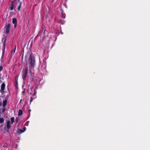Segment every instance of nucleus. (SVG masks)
<instances>
[{"instance_id": "f257e3e1", "label": "nucleus", "mask_w": 150, "mask_h": 150, "mask_svg": "<svg viewBox=\"0 0 150 150\" xmlns=\"http://www.w3.org/2000/svg\"><path fill=\"white\" fill-rule=\"evenodd\" d=\"M29 64L31 68L34 67L35 66V60L34 56L30 55L29 58Z\"/></svg>"}, {"instance_id": "f03ea898", "label": "nucleus", "mask_w": 150, "mask_h": 150, "mask_svg": "<svg viewBox=\"0 0 150 150\" xmlns=\"http://www.w3.org/2000/svg\"><path fill=\"white\" fill-rule=\"evenodd\" d=\"M11 125L10 124V120H8L6 122V127H5L4 129L8 132V129L11 128Z\"/></svg>"}, {"instance_id": "7ed1b4c3", "label": "nucleus", "mask_w": 150, "mask_h": 150, "mask_svg": "<svg viewBox=\"0 0 150 150\" xmlns=\"http://www.w3.org/2000/svg\"><path fill=\"white\" fill-rule=\"evenodd\" d=\"M6 38L4 39V43L3 44V50L2 52V56L1 57V59H2L3 57L4 54L5 52V44L6 43Z\"/></svg>"}, {"instance_id": "20e7f679", "label": "nucleus", "mask_w": 150, "mask_h": 150, "mask_svg": "<svg viewBox=\"0 0 150 150\" xmlns=\"http://www.w3.org/2000/svg\"><path fill=\"white\" fill-rule=\"evenodd\" d=\"M5 86V84L4 83H3L1 85V88L0 90V92L1 93H4V90Z\"/></svg>"}, {"instance_id": "39448f33", "label": "nucleus", "mask_w": 150, "mask_h": 150, "mask_svg": "<svg viewBox=\"0 0 150 150\" xmlns=\"http://www.w3.org/2000/svg\"><path fill=\"white\" fill-rule=\"evenodd\" d=\"M10 24L9 23L6 26V30L5 31V33L6 34L8 33L9 32V30L10 29Z\"/></svg>"}, {"instance_id": "423d86ee", "label": "nucleus", "mask_w": 150, "mask_h": 150, "mask_svg": "<svg viewBox=\"0 0 150 150\" xmlns=\"http://www.w3.org/2000/svg\"><path fill=\"white\" fill-rule=\"evenodd\" d=\"M28 73V69L26 68L25 69V71L24 72V74L23 77V80L25 79Z\"/></svg>"}, {"instance_id": "0eeeda50", "label": "nucleus", "mask_w": 150, "mask_h": 150, "mask_svg": "<svg viewBox=\"0 0 150 150\" xmlns=\"http://www.w3.org/2000/svg\"><path fill=\"white\" fill-rule=\"evenodd\" d=\"M12 23L14 24V26L15 28H16L17 25V21L16 18H12Z\"/></svg>"}, {"instance_id": "6e6552de", "label": "nucleus", "mask_w": 150, "mask_h": 150, "mask_svg": "<svg viewBox=\"0 0 150 150\" xmlns=\"http://www.w3.org/2000/svg\"><path fill=\"white\" fill-rule=\"evenodd\" d=\"M14 1H12L11 2V6L10 7V9L11 11H12L13 9V7L14 6Z\"/></svg>"}, {"instance_id": "1a4fd4ad", "label": "nucleus", "mask_w": 150, "mask_h": 150, "mask_svg": "<svg viewBox=\"0 0 150 150\" xmlns=\"http://www.w3.org/2000/svg\"><path fill=\"white\" fill-rule=\"evenodd\" d=\"M7 100H4L3 102V107H5L7 105Z\"/></svg>"}, {"instance_id": "9d476101", "label": "nucleus", "mask_w": 150, "mask_h": 150, "mask_svg": "<svg viewBox=\"0 0 150 150\" xmlns=\"http://www.w3.org/2000/svg\"><path fill=\"white\" fill-rule=\"evenodd\" d=\"M25 131V130H22L20 129H18V133L19 134H21Z\"/></svg>"}, {"instance_id": "9b49d317", "label": "nucleus", "mask_w": 150, "mask_h": 150, "mask_svg": "<svg viewBox=\"0 0 150 150\" xmlns=\"http://www.w3.org/2000/svg\"><path fill=\"white\" fill-rule=\"evenodd\" d=\"M22 114H23L22 110H21L19 109L18 112V115L19 116H20V115H21Z\"/></svg>"}, {"instance_id": "f8f14e48", "label": "nucleus", "mask_w": 150, "mask_h": 150, "mask_svg": "<svg viewBox=\"0 0 150 150\" xmlns=\"http://www.w3.org/2000/svg\"><path fill=\"white\" fill-rule=\"evenodd\" d=\"M11 122V123L12 124H13L14 122V117H11L10 119Z\"/></svg>"}, {"instance_id": "ddd939ff", "label": "nucleus", "mask_w": 150, "mask_h": 150, "mask_svg": "<svg viewBox=\"0 0 150 150\" xmlns=\"http://www.w3.org/2000/svg\"><path fill=\"white\" fill-rule=\"evenodd\" d=\"M22 2H20V3L19 4L17 8V10L18 11H19L21 8V5Z\"/></svg>"}, {"instance_id": "4468645a", "label": "nucleus", "mask_w": 150, "mask_h": 150, "mask_svg": "<svg viewBox=\"0 0 150 150\" xmlns=\"http://www.w3.org/2000/svg\"><path fill=\"white\" fill-rule=\"evenodd\" d=\"M4 122V119L3 118H0V123H2Z\"/></svg>"}, {"instance_id": "2eb2a0df", "label": "nucleus", "mask_w": 150, "mask_h": 150, "mask_svg": "<svg viewBox=\"0 0 150 150\" xmlns=\"http://www.w3.org/2000/svg\"><path fill=\"white\" fill-rule=\"evenodd\" d=\"M16 46H15V48H14V50L13 51H12L11 52V56H13L14 53H15V50H16Z\"/></svg>"}, {"instance_id": "dca6fc26", "label": "nucleus", "mask_w": 150, "mask_h": 150, "mask_svg": "<svg viewBox=\"0 0 150 150\" xmlns=\"http://www.w3.org/2000/svg\"><path fill=\"white\" fill-rule=\"evenodd\" d=\"M57 22L58 23H59L62 24H63V23H62V20H59L57 21Z\"/></svg>"}, {"instance_id": "f3484780", "label": "nucleus", "mask_w": 150, "mask_h": 150, "mask_svg": "<svg viewBox=\"0 0 150 150\" xmlns=\"http://www.w3.org/2000/svg\"><path fill=\"white\" fill-rule=\"evenodd\" d=\"M36 91L35 90V89L34 90V93L33 94V96H35L36 94Z\"/></svg>"}, {"instance_id": "a211bd4d", "label": "nucleus", "mask_w": 150, "mask_h": 150, "mask_svg": "<svg viewBox=\"0 0 150 150\" xmlns=\"http://www.w3.org/2000/svg\"><path fill=\"white\" fill-rule=\"evenodd\" d=\"M33 100V98L32 97H31L30 100V105L31 103V102Z\"/></svg>"}, {"instance_id": "6ab92c4d", "label": "nucleus", "mask_w": 150, "mask_h": 150, "mask_svg": "<svg viewBox=\"0 0 150 150\" xmlns=\"http://www.w3.org/2000/svg\"><path fill=\"white\" fill-rule=\"evenodd\" d=\"M25 93V90H24L22 92V94L23 96H24Z\"/></svg>"}, {"instance_id": "aec40b11", "label": "nucleus", "mask_w": 150, "mask_h": 150, "mask_svg": "<svg viewBox=\"0 0 150 150\" xmlns=\"http://www.w3.org/2000/svg\"><path fill=\"white\" fill-rule=\"evenodd\" d=\"M19 120V118L18 117H16V123H17Z\"/></svg>"}, {"instance_id": "412c9836", "label": "nucleus", "mask_w": 150, "mask_h": 150, "mask_svg": "<svg viewBox=\"0 0 150 150\" xmlns=\"http://www.w3.org/2000/svg\"><path fill=\"white\" fill-rule=\"evenodd\" d=\"M6 110V109L5 108H3L2 110V112L3 113Z\"/></svg>"}, {"instance_id": "4be33fe9", "label": "nucleus", "mask_w": 150, "mask_h": 150, "mask_svg": "<svg viewBox=\"0 0 150 150\" xmlns=\"http://www.w3.org/2000/svg\"><path fill=\"white\" fill-rule=\"evenodd\" d=\"M3 68L2 66H0V71L3 69Z\"/></svg>"}, {"instance_id": "5701e85b", "label": "nucleus", "mask_w": 150, "mask_h": 150, "mask_svg": "<svg viewBox=\"0 0 150 150\" xmlns=\"http://www.w3.org/2000/svg\"><path fill=\"white\" fill-rule=\"evenodd\" d=\"M30 74L31 75V76H32V74L31 72V70L30 71Z\"/></svg>"}, {"instance_id": "b1692460", "label": "nucleus", "mask_w": 150, "mask_h": 150, "mask_svg": "<svg viewBox=\"0 0 150 150\" xmlns=\"http://www.w3.org/2000/svg\"><path fill=\"white\" fill-rule=\"evenodd\" d=\"M62 18H65V16L62 15Z\"/></svg>"}, {"instance_id": "393cba45", "label": "nucleus", "mask_w": 150, "mask_h": 150, "mask_svg": "<svg viewBox=\"0 0 150 150\" xmlns=\"http://www.w3.org/2000/svg\"><path fill=\"white\" fill-rule=\"evenodd\" d=\"M2 105V103H1L0 102V106H1Z\"/></svg>"}, {"instance_id": "a878e982", "label": "nucleus", "mask_w": 150, "mask_h": 150, "mask_svg": "<svg viewBox=\"0 0 150 150\" xmlns=\"http://www.w3.org/2000/svg\"><path fill=\"white\" fill-rule=\"evenodd\" d=\"M22 100L21 99V100H20L19 102L20 103H22Z\"/></svg>"}, {"instance_id": "bb28decb", "label": "nucleus", "mask_w": 150, "mask_h": 150, "mask_svg": "<svg viewBox=\"0 0 150 150\" xmlns=\"http://www.w3.org/2000/svg\"><path fill=\"white\" fill-rule=\"evenodd\" d=\"M23 129H24V130H25V131L26 130V128L25 127H24Z\"/></svg>"}, {"instance_id": "cd10ccee", "label": "nucleus", "mask_w": 150, "mask_h": 150, "mask_svg": "<svg viewBox=\"0 0 150 150\" xmlns=\"http://www.w3.org/2000/svg\"><path fill=\"white\" fill-rule=\"evenodd\" d=\"M17 86V82H16V85H15V86Z\"/></svg>"}, {"instance_id": "c85d7f7f", "label": "nucleus", "mask_w": 150, "mask_h": 150, "mask_svg": "<svg viewBox=\"0 0 150 150\" xmlns=\"http://www.w3.org/2000/svg\"><path fill=\"white\" fill-rule=\"evenodd\" d=\"M28 111H29V112H30V111H31V110H30V109H29Z\"/></svg>"}, {"instance_id": "c756f323", "label": "nucleus", "mask_w": 150, "mask_h": 150, "mask_svg": "<svg viewBox=\"0 0 150 150\" xmlns=\"http://www.w3.org/2000/svg\"><path fill=\"white\" fill-rule=\"evenodd\" d=\"M19 2L20 1V0H18Z\"/></svg>"}]
</instances>
